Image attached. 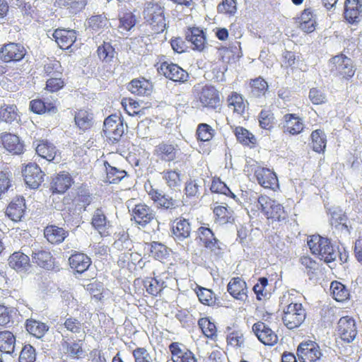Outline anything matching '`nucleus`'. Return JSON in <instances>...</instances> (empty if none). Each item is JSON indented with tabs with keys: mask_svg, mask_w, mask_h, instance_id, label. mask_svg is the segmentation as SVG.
<instances>
[{
	"mask_svg": "<svg viewBox=\"0 0 362 362\" xmlns=\"http://www.w3.org/2000/svg\"><path fill=\"white\" fill-rule=\"evenodd\" d=\"M308 245L313 255L327 264L333 263L339 256V250L334 248L329 239L319 235H312L308 239Z\"/></svg>",
	"mask_w": 362,
	"mask_h": 362,
	"instance_id": "nucleus-1",
	"label": "nucleus"
},
{
	"mask_svg": "<svg viewBox=\"0 0 362 362\" xmlns=\"http://www.w3.org/2000/svg\"><path fill=\"white\" fill-rule=\"evenodd\" d=\"M306 310L301 303H290L283 308L282 321L289 329L299 327L306 318Z\"/></svg>",
	"mask_w": 362,
	"mask_h": 362,
	"instance_id": "nucleus-2",
	"label": "nucleus"
},
{
	"mask_svg": "<svg viewBox=\"0 0 362 362\" xmlns=\"http://www.w3.org/2000/svg\"><path fill=\"white\" fill-rule=\"evenodd\" d=\"M329 62L332 64L331 71L342 79L349 81L356 73V64L351 58L343 54L332 57Z\"/></svg>",
	"mask_w": 362,
	"mask_h": 362,
	"instance_id": "nucleus-3",
	"label": "nucleus"
},
{
	"mask_svg": "<svg viewBox=\"0 0 362 362\" xmlns=\"http://www.w3.org/2000/svg\"><path fill=\"white\" fill-rule=\"evenodd\" d=\"M144 18L151 26L153 33H160L165 30L164 11L159 5L148 4L144 8Z\"/></svg>",
	"mask_w": 362,
	"mask_h": 362,
	"instance_id": "nucleus-4",
	"label": "nucleus"
},
{
	"mask_svg": "<svg viewBox=\"0 0 362 362\" xmlns=\"http://www.w3.org/2000/svg\"><path fill=\"white\" fill-rule=\"evenodd\" d=\"M103 131L112 144L118 142L124 132L122 119L116 115L107 117L104 121Z\"/></svg>",
	"mask_w": 362,
	"mask_h": 362,
	"instance_id": "nucleus-5",
	"label": "nucleus"
},
{
	"mask_svg": "<svg viewBox=\"0 0 362 362\" xmlns=\"http://www.w3.org/2000/svg\"><path fill=\"white\" fill-rule=\"evenodd\" d=\"M259 204H260V209L268 219L271 218L279 221L285 219L284 207L275 200L267 196H261Z\"/></svg>",
	"mask_w": 362,
	"mask_h": 362,
	"instance_id": "nucleus-6",
	"label": "nucleus"
},
{
	"mask_svg": "<svg viewBox=\"0 0 362 362\" xmlns=\"http://www.w3.org/2000/svg\"><path fill=\"white\" fill-rule=\"evenodd\" d=\"M138 226L145 228L147 225L156 221L155 211L145 204H138L132 211V218Z\"/></svg>",
	"mask_w": 362,
	"mask_h": 362,
	"instance_id": "nucleus-7",
	"label": "nucleus"
},
{
	"mask_svg": "<svg viewBox=\"0 0 362 362\" xmlns=\"http://www.w3.org/2000/svg\"><path fill=\"white\" fill-rule=\"evenodd\" d=\"M337 332L340 338L347 342H352L358 334L356 322L349 316L342 317L337 323Z\"/></svg>",
	"mask_w": 362,
	"mask_h": 362,
	"instance_id": "nucleus-8",
	"label": "nucleus"
},
{
	"mask_svg": "<svg viewBox=\"0 0 362 362\" xmlns=\"http://www.w3.org/2000/svg\"><path fill=\"white\" fill-rule=\"evenodd\" d=\"M297 355L300 362H315L322 356L318 345L312 341L300 344L297 349Z\"/></svg>",
	"mask_w": 362,
	"mask_h": 362,
	"instance_id": "nucleus-9",
	"label": "nucleus"
},
{
	"mask_svg": "<svg viewBox=\"0 0 362 362\" xmlns=\"http://www.w3.org/2000/svg\"><path fill=\"white\" fill-rule=\"evenodd\" d=\"M160 74L173 81L185 82L189 76L188 73L177 64L164 62L158 67Z\"/></svg>",
	"mask_w": 362,
	"mask_h": 362,
	"instance_id": "nucleus-10",
	"label": "nucleus"
},
{
	"mask_svg": "<svg viewBox=\"0 0 362 362\" xmlns=\"http://www.w3.org/2000/svg\"><path fill=\"white\" fill-rule=\"evenodd\" d=\"M26 54L25 47L18 43L10 42L0 49V59L4 62H18Z\"/></svg>",
	"mask_w": 362,
	"mask_h": 362,
	"instance_id": "nucleus-11",
	"label": "nucleus"
},
{
	"mask_svg": "<svg viewBox=\"0 0 362 362\" xmlns=\"http://www.w3.org/2000/svg\"><path fill=\"white\" fill-rule=\"evenodd\" d=\"M25 184L32 189H37L44 180V173L35 163H30L23 170Z\"/></svg>",
	"mask_w": 362,
	"mask_h": 362,
	"instance_id": "nucleus-12",
	"label": "nucleus"
},
{
	"mask_svg": "<svg viewBox=\"0 0 362 362\" xmlns=\"http://www.w3.org/2000/svg\"><path fill=\"white\" fill-rule=\"evenodd\" d=\"M197 238L206 249L215 255L218 254L221 250V243L215 238L213 231L209 228L199 227L197 230Z\"/></svg>",
	"mask_w": 362,
	"mask_h": 362,
	"instance_id": "nucleus-13",
	"label": "nucleus"
},
{
	"mask_svg": "<svg viewBox=\"0 0 362 362\" xmlns=\"http://www.w3.org/2000/svg\"><path fill=\"white\" fill-rule=\"evenodd\" d=\"M252 331L258 339L265 345L272 346L278 341V337L275 332L262 322L255 323Z\"/></svg>",
	"mask_w": 362,
	"mask_h": 362,
	"instance_id": "nucleus-14",
	"label": "nucleus"
},
{
	"mask_svg": "<svg viewBox=\"0 0 362 362\" xmlns=\"http://www.w3.org/2000/svg\"><path fill=\"white\" fill-rule=\"evenodd\" d=\"M173 238L178 244H181L190 237L191 225L185 218L176 219L172 226Z\"/></svg>",
	"mask_w": 362,
	"mask_h": 362,
	"instance_id": "nucleus-15",
	"label": "nucleus"
},
{
	"mask_svg": "<svg viewBox=\"0 0 362 362\" xmlns=\"http://www.w3.org/2000/svg\"><path fill=\"white\" fill-rule=\"evenodd\" d=\"M255 175L258 183L264 188L274 189L278 186L276 175L269 168L257 167Z\"/></svg>",
	"mask_w": 362,
	"mask_h": 362,
	"instance_id": "nucleus-16",
	"label": "nucleus"
},
{
	"mask_svg": "<svg viewBox=\"0 0 362 362\" xmlns=\"http://www.w3.org/2000/svg\"><path fill=\"white\" fill-rule=\"evenodd\" d=\"M199 102L203 107L216 109L220 105L217 90L213 86H204L199 95Z\"/></svg>",
	"mask_w": 362,
	"mask_h": 362,
	"instance_id": "nucleus-17",
	"label": "nucleus"
},
{
	"mask_svg": "<svg viewBox=\"0 0 362 362\" xmlns=\"http://www.w3.org/2000/svg\"><path fill=\"white\" fill-rule=\"evenodd\" d=\"M180 149L177 145L162 142L155 148V154L162 160L170 162L177 158Z\"/></svg>",
	"mask_w": 362,
	"mask_h": 362,
	"instance_id": "nucleus-18",
	"label": "nucleus"
},
{
	"mask_svg": "<svg viewBox=\"0 0 362 362\" xmlns=\"http://www.w3.org/2000/svg\"><path fill=\"white\" fill-rule=\"evenodd\" d=\"M4 147L14 155H19L24 151V144L18 136L9 133H4L1 136Z\"/></svg>",
	"mask_w": 362,
	"mask_h": 362,
	"instance_id": "nucleus-19",
	"label": "nucleus"
},
{
	"mask_svg": "<svg viewBox=\"0 0 362 362\" xmlns=\"http://www.w3.org/2000/svg\"><path fill=\"white\" fill-rule=\"evenodd\" d=\"M186 40L191 44L194 50L202 51L206 45V37L202 30L198 28L188 29L186 33Z\"/></svg>",
	"mask_w": 362,
	"mask_h": 362,
	"instance_id": "nucleus-20",
	"label": "nucleus"
},
{
	"mask_svg": "<svg viewBox=\"0 0 362 362\" xmlns=\"http://www.w3.org/2000/svg\"><path fill=\"white\" fill-rule=\"evenodd\" d=\"M228 293L235 298L245 301L247 299V285L240 277L231 279L227 286Z\"/></svg>",
	"mask_w": 362,
	"mask_h": 362,
	"instance_id": "nucleus-21",
	"label": "nucleus"
},
{
	"mask_svg": "<svg viewBox=\"0 0 362 362\" xmlns=\"http://www.w3.org/2000/svg\"><path fill=\"white\" fill-rule=\"evenodd\" d=\"M52 35L60 48L64 49L69 48L76 40L74 30L57 29Z\"/></svg>",
	"mask_w": 362,
	"mask_h": 362,
	"instance_id": "nucleus-22",
	"label": "nucleus"
},
{
	"mask_svg": "<svg viewBox=\"0 0 362 362\" xmlns=\"http://www.w3.org/2000/svg\"><path fill=\"white\" fill-rule=\"evenodd\" d=\"M71 182L72 179L70 175L62 172L52 179L50 189L53 193L63 194L71 187Z\"/></svg>",
	"mask_w": 362,
	"mask_h": 362,
	"instance_id": "nucleus-23",
	"label": "nucleus"
},
{
	"mask_svg": "<svg viewBox=\"0 0 362 362\" xmlns=\"http://www.w3.org/2000/svg\"><path fill=\"white\" fill-rule=\"evenodd\" d=\"M25 209L23 197H17L8 206L6 214L13 221H19L24 215Z\"/></svg>",
	"mask_w": 362,
	"mask_h": 362,
	"instance_id": "nucleus-24",
	"label": "nucleus"
},
{
	"mask_svg": "<svg viewBox=\"0 0 362 362\" xmlns=\"http://www.w3.org/2000/svg\"><path fill=\"white\" fill-rule=\"evenodd\" d=\"M69 262L71 267L78 273L84 272L91 264L90 258L81 252L72 254L69 258Z\"/></svg>",
	"mask_w": 362,
	"mask_h": 362,
	"instance_id": "nucleus-25",
	"label": "nucleus"
},
{
	"mask_svg": "<svg viewBox=\"0 0 362 362\" xmlns=\"http://www.w3.org/2000/svg\"><path fill=\"white\" fill-rule=\"evenodd\" d=\"M362 12V2L360 0H346L344 17L349 23L358 21Z\"/></svg>",
	"mask_w": 362,
	"mask_h": 362,
	"instance_id": "nucleus-26",
	"label": "nucleus"
},
{
	"mask_svg": "<svg viewBox=\"0 0 362 362\" xmlns=\"http://www.w3.org/2000/svg\"><path fill=\"white\" fill-rule=\"evenodd\" d=\"M8 264L18 272H26L30 267V258L23 252H16L9 257Z\"/></svg>",
	"mask_w": 362,
	"mask_h": 362,
	"instance_id": "nucleus-27",
	"label": "nucleus"
},
{
	"mask_svg": "<svg viewBox=\"0 0 362 362\" xmlns=\"http://www.w3.org/2000/svg\"><path fill=\"white\" fill-rule=\"evenodd\" d=\"M44 235L50 243L59 244L67 237L68 231L56 226H49L45 228Z\"/></svg>",
	"mask_w": 362,
	"mask_h": 362,
	"instance_id": "nucleus-28",
	"label": "nucleus"
},
{
	"mask_svg": "<svg viewBox=\"0 0 362 362\" xmlns=\"http://www.w3.org/2000/svg\"><path fill=\"white\" fill-rule=\"evenodd\" d=\"M284 117L285 121L284 129L285 132H288L294 135L303 131L304 124L300 118L296 117V115L293 114L285 115Z\"/></svg>",
	"mask_w": 362,
	"mask_h": 362,
	"instance_id": "nucleus-29",
	"label": "nucleus"
},
{
	"mask_svg": "<svg viewBox=\"0 0 362 362\" xmlns=\"http://www.w3.org/2000/svg\"><path fill=\"white\" fill-rule=\"evenodd\" d=\"M30 110L36 114L48 113L56 114L58 111L57 105L51 102H44L42 100L36 99L30 102Z\"/></svg>",
	"mask_w": 362,
	"mask_h": 362,
	"instance_id": "nucleus-30",
	"label": "nucleus"
},
{
	"mask_svg": "<svg viewBox=\"0 0 362 362\" xmlns=\"http://www.w3.org/2000/svg\"><path fill=\"white\" fill-rule=\"evenodd\" d=\"M74 121L77 127L84 132L93 125V114L87 110H80L76 112Z\"/></svg>",
	"mask_w": 362,
	"mask_h": 362,
	"instance_id": "nucleus-31",
	"label": "nucleus"
},
{
	"mask_svg": "<svg viewBox=\"0 0 362 362\" xmlns=\"http://www.w3.org/2000/svg\"><path fill=\"white\" fill-rule=\"evenodd\" d=\"M152 85L151 83L142 78L134 79L129 85V90L134 94L138 95H149L151 92Z\"/></svg>",
	"mask_w": 362,
	"mask_h": 362,
	"instance_id": "nucleus-32",
	"label": "nucleus"
},
{
	"mask_svg": "<svg viewBox=\"0 0 362 362\" xmlns=\"http://www.w3.org/2000/svg\"><path fill=\"white\" fill-rule=\"evenodd\" d=\"M32 260L33 262L43 268H48L52 265L51 253L42 249L33 248L32 250Z\"/></svg>",
	"mask_w": 362,
	"mask_h": 362,
	"instance_id": "nucleus-33",
	"label": "nucleus"
},
{
	"mask_svg": "<svg viewBox=\"0 0 362 362\" xmlns=\"http://www.w3.org/2000/svg\"><path fill=\"white\" fill-rule=\"evenodd\" d=\"M36 153L47 160L52 161L55 159L57 151L52 144L42 141L36 146Z\"/></svg>",
	"mask_w": 362,
	"mask_h": 362,
	"instance_id": "nucleus-34",
	"label": "nucleus"
},
{
	"mask_svg": "<svg viewBox=\"0 0 362 362\" xmlns=\"http://www.w3.org/2000/svg\"><path fill=\"white\" fill-rule=\"evenodd\" d=\"M16 338L9 331L0 332V351L6 354L14 351Z\"/></svg>",
	"mask_w": 362,
	"mask_h": 362,
	"instance_id": "nucleus-35",
	"label": "nucleus"
},
{
	"mask_svg": "<svg viewBox=\"0 0 362 362\" xmlns=\"http://www.w3.org/2000/svg\"><path fill=\"white\" fill-rule=\"evenodd\" d=\"M91 223L93 226L99 231L100 233H105L107 228L109 222L101 209H97L93 213Z\"/></svg>",
	"mask_w": 362,
	"mask_h": 362,
	"instance_id": "nucleus-36",
	"label": "nucleus"
},
{
	"mask_svg": "<svg viewBox=\"0 0 362 362\" xmlns=\"http://www.w3.org/2000/svg\"><path fill=\"white\" fill-rule=\"evenodd\" d=\"M18 110L16 105H4L0 107V120L6 123H12L18 119Z\"/></svg>",
	"mask_w": 362,
	"mask_h": 362,
	"instance_id": "nucleus-37",
	"label": "nucleus"
},
{
	"mask_svg": "<svg viewBox=\"0 0 362 362\" xmlns=\"http://www.w3.org/2000/svg\"><path fill=\"white\" fill-rule=\"evenodd\" d=\"M250 87V94L251 96L254 98H261L264 96L268 90L267 81L261 77L252 80Z\"/></svg>",
	"mask_w": 362,
	"mask_h": 362,
	"instance_id": "nucleus-38",
	"label": "nucleus"
},
{
	"mask_svg": "<svg viewBox=\"0 0 362 362\" xmlns=\"http://www.w3.org/2000/svg\"><path fill=\"white\" fill-rule=\"evenodd\" d=\"M144 284L147 293L152 296H157L166 286L164 281L158 278H147Z\"/></svg>",
	"mask_w": 362,
	"mask_h": 362,
	"instance_id": "nucleus-39",
	"label": "nucleus"
},
{
	"mask_svg": "<svg viewBox=\"0 0 362 362\" xmlns=\"http://www.w3.org/2000/svg\"><path fill=\"white\" fill-rule=\"evenodd\" d=\"M313 149L317 153L323 152L326 147V136L323 131L316 129L311 134Z\"/></svg>",
	"mask_w": 362,
	"mask_h": 362,
	"instance_id": "nucleus-40",
	"label": "nucleus"
},
{
	"mask_svg": "<svg viewBox=\"0 0 362 362\" xmlns=\"http://www.w3.org/2000/svg\"><path fill=\"white\" fill-rule=\"evenodd\" d=\"M26 329L33 336L40 338L48 330V327L41 322L28 320L26 322Z\"/></svg>",
	"mask_w": 362,
	"mask_h": 362,
	"instance_id": "nucleus-41",
	"label": "nucleus"
},
{
	"mask_svg": "<svg viewBox=\"0 0 362 362\" xmlns=\"http://www.w3.org/2000/svg\"><path fill=\"white\" fill-rule=\"evenodd\" d=\"M107 164L108 165V167H106L107 182L110 184H117L126 177L127 173L125 170H119L115 167H112L107 163ZM105 166L107 165H105Z\"/></svg>",
	"mask_w": 362,
	"mask_h": 362,
	"instance_id": "nucleus-42",
	"label": "nucleus"
},
{
	"mask_svg": "<svg viewBox=\"0 0 362 362\" xmlns=\"http://www.w3.org/2000/svg\"><path fill=\"white\" fill-rule=\"evenodd\" d=\"M82 340L78 339L74 342L64 341V346H66L68 354L75 358H80L84 355V351L82 348Z\"/></svg>",
	"mask_w": 362,
	"mask_h": 362,
	"instance_id": "nucleus-43",
	"label": "nucleus"
},
{
	"mask_svg": "<svg viewBox=\"0 0 362 362\" xmlns=\"http://www.w3.org/2000/svg\"><path fill=\"white\" fill-rule=\"evenodd\" d=\"M97 52L99 58L106 62H111L116 53L115 48L108 42H104L102 45L99 46Z\"/></svg>",
	"mask_w": 362,
	"mask_h": 362,
	"instance_id": "nucleus-44",
	"label": "nucleus"
},
{
	"mask_svg": "<svg viewBox=\"0 0 362 362\" xmlns=\"http://www.w3.org/2000/svg\"><path fill=\"white\" fill-rule=\"evenodd\" d=\"M136 24L135 16L131 13H125L119 18V25H118V31L121 34H125L130 31Z\"/></svg>",
	"mask_w": 362,
	"mask_h": 362,
	"instance_id": "nucleus-45",
	"label": "nucleus"
},
{
	"mask_svg": "<svg viewBox=\"0 0 362 362\" xmlns=\"http://www.w3.org/2000/svg\"><path fill=\"white\" fill-rule=\"evenodd\" d=\"M162 177L170 188L177 187L181 184L180 173L178 170H165L162 173Z\"/></svg>",
	"mask_w": 362,
	"mask_h": 362,
	"instance_id": "nucleus-46",
	"label": "nucleus"
},
{
	"mask_svg": "<svg viewBox=\"0 0 362 362\" xmlns=\"http://www.w3.org/2000/svg\"><path fill=\"white\" fill-rule=\"evenodd\" d=\"M234 133L237 138V140L244 145L255 144L256 141V139L254 136V135L252 133H250L247 129L242 127H236L235 129Z\"/></svg>",
	"mask_w": 362,
	"mask_h": 362,
	"instance_id": "nucleus-47",
	"label": "nucleus"
},
{
	"mask_svg": "<svg viewBox=\"0 0 362 362\" xmlns=\"http://www.w3.org/2000/svg\"><path fill=\"white\" fill-rule=\"evenodd\" d=\"M330 288L332 291L333 297L336 300L344 301L348 298L349 292L342 284L337 281H333L331 284Z\"/></svg>",
	"mask_w": 362,
	"mask_h": 362,
	"instance_id": "nucleus-48",
	"label": "nucleus"
},
{
	"mask_svg": "<svg viewBox=\"0 0 362 362\" xmlns=\"http://www.w3.org/2000/svg\"><path fill=\"white\" fill-rule=\"evenodd\" d=\"M229 107H233L235 112L242 114L245 111V105L241 95L233 93L228 99Z\"/></svg>",
	"mask_w": 362,
	"mask_h": 362,
	"instance_id": "nucleus-49",
	"label": "nucleus"
},
{
	"mask_svg": "<svg viewBox=\"0 0 362 362\" xmlns=\"http://www.w3.org/2000/svg\"><path fill=\"white\" fill-rule=\"evenodd\" d=\"M44 71L49 78L62 76V68L59 61H49L44 66Z\"/></svg>",
	"mask_w": 362,
	"mask_h": 362,
	"instance_id": "nucleus-50",
	"label": "nucleus"
},
{
	"mask_svg": "<svg viewBox=\"0 0 362 362\" xmlns=\"http://www.w3.org/2000/svg\"><path fill=\"white\" fill-rule=\"evenodd\" d=\"M16 315L14 308L8 307L0 304V325L7 326L10 322H13L12 320Z\"/></svg>",
	"mask_w": 362,
	"mask_h": 362,
	"instance_id": "nucleus-51",
	"label": "nucleus"
},
{
	"mask_svg": "<svg viewBox=\"0 0 362 362\" xmlns=\"http://www.w3.org/2000/svg\"><path fill=\"white\" fill-rule=\"evenodd\" d=\"M88 24L93 31L98 32L105 28H107L108 20L105 16L96 15L88 19Z\"/></svg>",
	"mask_w": 362,
	"mask_h": 362,
	"instance_id": "nucleus-52",
	"label": "nucleus"
},
{
	"mask_svg": "<svg viewBox=\"0 0 362 362\" xmlns=\"http://www.w3.org/2000/svg\"><path fill=\"white\" fill-rule=\"evenodd\" d=\"M213 211L220 223L223 224L230 221L232 211L228 209L226 206H216L214 207Z\"/></svg>",
	"mask_w": 362,
	"mask_h": 362,
	"instance_id": "nucleus-53",
	"label": "nucleus"
},
{
	"mask_svg": "<svg viewBox=\"0 0 362 362\" xmlns=\"http://www.w3.org/2000/svg\"><path fill=\"white\" fill-rule=\"evenodd\" d=\"M132 245L129 238V234L124 230L116 233V240L114 243V247L118 250L129 249Z\"/></svg>",
	"mask_w": 362,
	"mask_h": 362,
	"instance_id": "nucleus-54",
	"label": "nucleus"
},
{
	"mask_svg": "<svg viewBox=\"0 0 362 362\" xmlns=\"http://www.w3.org/2000/svg\"><path fill=\"white\" fill-rule=\"evenodd\" d=\"M218 12L228 15H233L237 11L235 0H223L217 6Z\"/></svg>",
	"mask_w": 362,
	"mask_h": 362,
	"instance_id": "nucleus-55",
	"label": "nucleus"
},
{
	"mask_svg": "<svg viewBox=\"0 0 362 362\" xmlns=\"http://www.w3.org/2000/svg\"><path fill=\"white\" fill-rule=\"evenodd\" d=\"M11 173L0 172V199L8 193L11 188Z\"/></svg>",
	"mask_w": 362,
	"mask_h": 362,
	"instance_id": "nucleus-56",
	"label": "nucleus"
},
{
	"mask_svg": "<svg viewBox=\"0 0 362 362\" xmlns=\"http://www.w3.org/2000/svg\"><path fill=\"white\" fill-rule=\"evenodd\" d=\"M197 297L200 302L204 305H211L215 303V296L210 289L201 288L197 292Z\"/></svg>",
	"mask_w": 362,
	"mask_h": 362,
	"instance_id": "nucleus-57",
	"label": "nucleus"
},
{
	"mask_svg": "<svg viewBox=\"0 0 362 362\" xmlns=\"http://www.w3.org/2000/svg\"><path fill=\"white\" fill-rule=\"evenodd\" d=\"M203 334L208 338L213 339L216 336V325L206 318H202L199 321Z\"/></svg>",
	"mask_w": 362,
	"mask_h": 362,
	"instance_id": "nucleus-58",
	"label": "nucleus"
},
{
	"mask_svg": "<svg viewBox=\"0 0 362 362\" xmlns=\"http://www.w3.org/2000/svg\"><path fill=\"white\" fill-rule=\"evenodd\" d=\"M35 358V349L30 344L25 345L21 351L19 362H34Z\"/></svg>",
	"mask_w": 362,
	"mask_h": 362,
	"instance_id": "nucleus-59",
	"label": "nucleus"
},
{
	"mask_svg": "<svg viewBox=\"0 0 362 362\" xmlns=\"http://www.w3.org/2000/svg\"><path fill=\"white\" fill-rule=\"evenodd\" d=\"M214 129L207 124H200L197 130L198 139L202 141H207L212 139Z\"/></svg>",
	"mask_w": 362,
	"mask_h": 362,
	"instance_id": "nucleus-60",
	"label": "nucleus"
},
{
	"mask_svg": "<svg viewBox=\"0 0 362 362\" xmlns=\"http://www.w3.org/2000/svg\"><path fill=\"white\" fill-rule=\"evenodd\" d=\"M64 86V82L62 79V76H55L47 79L46 89L50 92H57L62 88Z\"/></svg>",
	"mask_w": 362,
	"mask_h": 362,
	"instance_id": "nucleus-61",
	"label": "nucleus"
},
{
	"mask_svg": "<svg viewBox=\"0 0 362 362\" xmlns=\"http://www.w3.org/2000/svg\"><path fill=\"white\" fill-rule=\"evenodd\" d=\"M273 114L268 110H262L259 115V126L262 129H269L272 127Z\"/></svg>",
	"mask_w": 362,
	"mask_h": 362,
	"instance_id": "nucleus-62",
	"label": "nucleus"
},
{
	"mask_svg": "<svg viewBox=\"0 0 362 362\" xmlns=\"http://www.w3.org/2000/svg\"><path fill=\"white\" fill-rule=\"evenodd\" d=\"M64 325L68 331L72 333L78 334L83 330L82 324L77 319L74 317L66 319Z\"/></svg>",
	"mask_w": 362,
	"mask_h": 362,
	"instance_id": "nucleus-63",
	"label": "nucleus"
},
{
	"mask_svg": "<svg viewBox=\"0 0 362 362\" xmlns=\"http://www.w3.org/2000/svg\"><path fill=\"white\" fill-rule=\"evenodd\" d=\"M133 356L135 362H152L150 354L144 348H136L134 349Z\"/></svg>",
	"mask_w": 362,
	"mask_h": 362,
	"instance_id": "nucleus-64",
	"label": "nucleus"
}]
</instances>
